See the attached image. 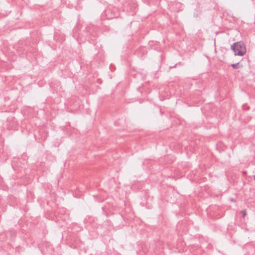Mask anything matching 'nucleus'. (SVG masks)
I'll return each mask as SVG.
<instances>
[{"label":"nucleus","mask_w":255,"mask_h":255,"mask_svg":"<svg viewBox=\"0 0 255 255\" xmlns=\"http://www.w3.org/2000/svg\"><path fill=\"white\" fill-rule=\"evenodd\" d=\"M231 49L234 51L235 55L243 56L246 53V47L242 42L234 43L231 46Z\"/></svg>","instance_id":"nucleus-1"},{"label":"nucleus","mask_w":255,"mask_h":255,"mask_svg":"<svg viewBox=\"0 0 255 255\" xmlns=\"http://www.w3.org/2000/svg\"><path fill=\"white\" fill-rule=\"evenodd\" d=\"M232 67H233L234 68H238L239 67V63H236V64H233L231 65Z\"/></svg>","instance_id":"nucleus-2"},{"label":"nucleus","mask_w":255,"mask_h":255,"mask_svg":"<svg viewBox=\"0 0 255 255\" xmlns=\"http://www.w3.org/2000/svg\"><path fill=\"white\" fill-rule=\"evenodd\" d=\"M241 213L242 214L243 217L246 216V211L245 210L241 211Z\"/></svg>","instance_id":"nucleus-3"},{"label":"nucleus","mask_w":255,"mask_h":255,"mask_svg":"<svg viewBox=\"0 0 255 255\" xmlns=\"http://www.w3.org/2000/svg\"><path fill=\"white\" fill-rule=\"evenodd\" d=\"M254 179L255 180V176H254Z\"/></svg>","instance_id":"nucleus-4"}]
</instances>
